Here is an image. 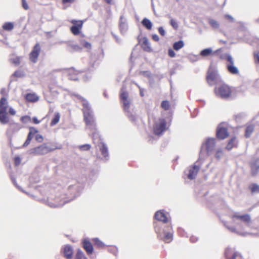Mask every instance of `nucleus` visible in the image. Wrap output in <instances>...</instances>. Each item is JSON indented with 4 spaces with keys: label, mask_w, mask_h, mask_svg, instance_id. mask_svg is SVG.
<instances>
[{
    "label": "nucleus",
    "mask_w": 259,
    "mask_h": 259,
    "mask_svg": "<svg viewBox=\"0 0 259 259\" xmlns=\"http://www.w3.org/2000/svg\"><path fill=\"white\" fill-rule=\"evenodd\" d=\"M141 23L147 29L150 30L152 28V23L148 19L146 18H144Z\"/></svg>",
    "instance_id": "bb28decb"
},
{
    "label": "nucleus",
    "mask_w": 259,
    "mask_h": 259,
    "mask_svg": "<svg viewBox=\"0 0 259 259\" xmlns=\"http://www.w3.org/2000/svg\"><path fill=\"white\" fill-rule=\"evenodd\" d=\"M209 23L213 28L215 29L219 28L220 26L219 23L213 19H210L209 21Z\"/></svg>",
    "instance_id": "79ce46f5"
},
{
    "label": "nucleus",
    "mask_w": 259,
    "mask_h": 259,
    "mask_svg": "<svg viewBox=\"0 0 259 259\" xmlns=\"http://www.w3.org/2000/svg\"><path fill=\"white\" fill-rule=\"evenodd\" d=\"M166 121L160 119L158 123H156L154 126V133L155 135H159L165 130Z\"/></svg>",
    "instance_id": "ddd939ff"
},
{
    "label": "nucleus",
    "mask_w": 259,
    "mask_h": 259,
    "mask_svg": "<svg viewBox=\"0 0 259 259\" xmlns=\"http://www.w3.org/2000/svg\"><path fill=\"white\" fill-rule=\"evenodd\" d=\"M237 144L236 138L235 137H233L231 139V140L229 141L227 146L226 149L228 150H230L233 147H235Z\"/></svg>",
    "instance_id": "a878e982"
},
{
    "label": "nucleus",
    "mask_w": 259,
    "mask_h": 259,
    "mask_svg": "<svg viewBox=\"0 0 259 259\" xmlns=\"http://www.w3.org/2000/svg\"><path fill=\"white\" fill-rule=\"evenodd\" d=\"M33 121L35 124H38L40 122V121L38 120L36 117H34L32 118Z\"/></svg>",
    "instance_id": "69168bd1"
},
{
    "label": "nucleus",
    "mask_w": 259,
    "mask_h": 259,
    "mask_svg": "<svg viewBox=\"0 0 259 259\" xmlns=\"http://www.w3.org/2000/svg\"><path fill=\"white\" fill-rule=\"evenodd\" d=\"M35 140L39 143H41L43 141V137L42 135L37 134L35 136Z\"/></svg>",
    "instance_id": "8fccbe9b"
},
{
    "label": "nucleus",
    "mask_w": 259,
    "mask_h": 259,
    "mask_svg": "<svg viewBox=\"0 0 259 259\" xmlns=\"http://www.w3.org/2000/svg\"><path fill=\"white\" fill-rule=\"evenodd\" d=\"M60 118V115L59 113L57 112L55 114L54 117L52 120L50 125L51 126H54L56 125L57 123H58L59 121Z\"/></svg>",
    "instance_id": "7c9ffc66"
},
{
    "label": "nucleus",
    "mask_w": 259,
    "mask_h": 259,
    "mask_svg": "<svg viewBox=\"0 0 259 259\" xmlns=\"http://www.w3.org/2000/svg\"><path fill=\"white\" fill-rule=\"evenodd\" d=\"M69 74V78L70 80H76L78 79V77L76 75L78 74L77 71H74L73 69H70L68 71Z\"/></svg>",
    "instance_id": "c756f323"
},
{
    "label": "nucleus",
    "mask_w": 259,
    "mask_h": 259,
    "mask_svg": "<svg viewBox=\"0 0 259 259\" xmlns=\"http://www.w3.org/2000/svg\"><path fill=\"white\" fill-rule=\"evenodd\" d=\"M161 106L164 110H168L169 109L170 105L168 101H163L161 102Z\"/></svg>",
    "instance_id": "ea45409f"
},
{
    "label": "nucleus",
    "mask_w": 259,
    "mask_h": 259,
    "mask_svg": "<svg viewBox=\"0 0 259 259\" xmlns=\"http://www.w3.org/2000/svg\"><path fill=\"white\" fill-rule=\"evenodd\" d=\"M21 128V126L18 123L11 124L10 126V130H13L14 132H17Z\"/></svg>",
    "instance_id": "4c0bfd02"
},
{
    "label": "nucleus",
    "mask_w": 259,
    "mask_h": 259,
    "mask_svg": "<svg viewBox=\"0 0 259 259\" xmlns=\"http://www.w3.org/2000/svg\"><path fill=\"white\" fill-rule=\"evenodd\" d=\"M20 57H15L13 58H11L10 59V62L14 64V65L18 66L20 63V60H21Z\"/></svg>",
    "instance_id": "e433bc0d"
},
{
    "label": "nucleus",
    "mask_w": 259,
    "mask_h": 259,
    "mask_svg": "<svg viewBox=\"0 0 259 259\" xmlns=\"http://www.w3.org/2000/svg\"><path fill=\"white\" fill-rule=\"evenodd\" d=\"M62 149V146L50 147L46 144H44L38 147L31 148L29 150L28 153L30 154L36 155H44L53 151L55 149Z\"/></svg>",
    "instance_id": "423d86ee"
},
{
    "label": "nucleus",
    "mask_w": 259,
    "mask_h": 259,
    "mask_svg": "<svg viewBox=\"0 0 259 259\" xmlns=\"http://www.w3.org/2000/svg\"><path fill=\"white\" fill-rule=\"evenodd\" d=\"M227 68L228 71L233 74H237L239 73L238 68L234 64H227Z\"/></svg>",
    "instance_id": "393cba45"
},
{
    "label": "nucleus",
    "mask_w": 259,
    "mask_h": 259,
    "mask_svg": "<svg viewBox=\"0 0 259 259\" xmlns=\"http://www.w3.org/2000/svg\"><path fill=\"white\" fill-rule=\"evenodd\" d=\"M225 255L226 259H235L239 253L235 252L234 249L231 248H227L225 250Z\"/></svg>",
    "instance_id": "aec40b11"
},
{
    "label": "nucleus",
    "mask_w": 259,
    "mask_h": 259,
    "mask_svg": "<svg viewBox=\"0 0 259 259\" xmlns=\"http://www.w3.org/2000/svg\"><path fill=\"white\" fill-rule=\"evenodd\" d=\"M251 169L252 175L257 174L259 170V162L257 161L251 163Z\"/></svg>",
    "instance_id": "b1692460"
},
{
    "label": "nucleus",
    "mask_w": 259,
    "mask_h": 259,
    "mask_svg": "<svg viewBox=\"0 0 259 259\" xmlns=\"http://www.w3.org/2000/svg\"><path fill=\"white\" fill-rule=\"evenodd\" d=\"M216 144L215 138H208L201 146L199 153V160H203L211 155L214 151Z\"/></svg>",
    "instance_id": "20e7f679"
},
{
    "label": "nucleus",
    "mask_w": 259,
    "mask_h": 259,
    "mask_svg": "<svg viewBox=\"0 0 259 259\" xmlns=\"http://www.w3.org/2000/svg\"><path fill=\"white\" fill-rule=\"evenodd\" d=\"M251 193H259V185L256 184H252L249 186Z\"/></svg>",
    "instance_id": "72a5a7b5"
},
{
    "label": "nucleus",
    "mask_w": 259,
    "mask_h": 259,
    "mask_svg": "<svg viewBox=\"0 0 259 259\" xmlns=\"http://www.w3.org/2000/svg\"><path fill=\"white\" fill-rule=\"evenodd\" d=\"M197 162L198 161H197L192 167L189 168L187 177L190 180L194 179L200 169V166L196 164Z\"/></svg>",
    "instance_id": "f3484780"
},
{
    "label": "nucleus",
    "mask_w": 259,
    "mask_h": 259,
    "mask_svg": "<svg viewBox=\"0 0 259 259\" xmlns=\"http://www.w3.org/2000/svg\"><path fill=\"white\" fill-rule=\"evenodd\" d=\"M155 231L157 234L158 237L166 243L171 242L173 239V231L170 225L166 226L162 224L158 226L156 225L155 227Z\"/></svg>",
    "instance_id": "f03ea898"
},
{
    "label": "nucleus",
    "mask_w": 259,
    "mask_h": 259,
    "mask_svg": "<svg viewBox=\"0 0 259 259\" xmlns=\"http://www.w3.org/2000/svg\"><path fill=\"white\" fill-rule=\"evenodd\" d=\"M215 94L217 97L222 99H228L231 95V88L226 84H222L214 90Z\"/></svg>",
    "instance_id": "9d476101"
},
{
    "label": "nucleus",
    "mask_w": 259,
    "mask_h": 259,
    "mask_svg": "<svg viewBox=\"0 0 259 259\" xmlns=\"http://www.w3.org/2000/svg\"><path fill=\"white\" fill-rule=\"evenodd\" d=\"M254 127L252 125H249L247 126L245 130V136L246 138H248L250 136L252 132L253 131Z\"/></svg>",
    "instance_id": "2f4dec72"
},
{
    "label": "nucleus",
    "mask_w": 259,
    "mask_h": 259,
    "mask_svg": "<svg viewBox=\"0 0 259 259\" xmlns=\"http://www.w3.org/2000/svg\"><path fill=\"white\" fill-rule=\"evenodd\" d=\"M77 99H78L81 102L83 106V113L84 120L87 126L91 130H95L96 124L95 122V119L94 114L89 102L83 97L78 95H74Z\"/></svg>",
    "instance_id": "f257e3e1"
},
{
    "label": "nucleus",
    "mask_w": 259,
    "mask_h": 259,
    "mask_svg": "<svg viewBox=\"0 0 259 259\" xmlns=\"http://www.w3.org/2000/svg\"><path fill=\"white\" fill-rule=\"evenodd\" d=\"M93 140L94 143H98V146L102 153V155L105 158V160H107L109 158L108 150L107 146L101 141L99 134L96 132L93 133Z\"/></svg>",
    "instance_id": "1a4fd4ad"
},
{
    "label": "nucleus",
    "mask_w": 259,
    "mask_h": 259,
    "mask_svg": "<svg viewBox=\"0 0 259 259\" xmlns=\"http://www.w3.org/2000/svg\"><path fill=\"white\" fill-rule=\"evenodd\" d=\"M91 146L90 144H84L78 146V149L81 151H88L90 149Z\"/></svg>",
    "instance_id": "37998d69"
},
{
    "label": "nucleus",
    "mask_w": 259,
    "mask_h": 259,
    "mask_svg": "<svg viewBox=\"0 0 259 259\" xmlns=\"http://www.w3.org/2000/svg\"><path fill=\"white\" fill-rule=\"evenodd\" d=\"M232 219L233 222L239 227H241L242 223L248 227L250 226L252 223L251 217L249 214H241L236 212L232 215Z\"/></svg>",
    "instance_id": "0eeeda50"
},
{
    "label": "nucleus",
    "mask_w": 259,
    "mask_h": 259,
    "mask_svg": "<svg viewBox=\"0 0 259 259\" xmlns=\"http://www.w3.org/2000/svg\"><path fill=\"white\" fill-rule=\"evenodd\" d=\"M63 253L65 257L67 259L72 258L73 254V249L71 246L66 245L63 249Z\"/></svg>",
    "instance_id": "412c9836"
},
{
    "label": "nucleus",
    "mask_w": 259,
    "mask_h": 259,
    "mask_svg": "<svg viewBox=\"0 0 259 259\" xmlns=\"http://www.w3.org/2000/svg\"><path fill=\"white\" fill-rule=\"evenodd\" d=\"M9 112L10 114H11L12 115H14L16 114L15 110L11 107H10L9 109Z\"/></svg>",
    "instance_id": "052dcab7"
},
{
    "label": "nucleus",
    "mask_w": 259,
    "mask_h": 259,
    "mask_svg": "<svg viewBox=\"0 0 259 259\" xmlns=\"http://www.w3.org/2000/svg\"><path fill=\"white\" fill-rule=\"evenodd\" d=\"M76 259H87V257L84 255L82 251L80 249H78L76 254Z\"/></svg>",
    "instance_id": "58836bf2"
},
{
    "label": "nucleus",
    "mask_w": 259,
    "mask_h": 259,
    "mask_svg": "<svg viewBox=\"0 0 259 259\" xmlns=\"http://www.w3.org/2000/svg\"><path fill=\"white\" fill-rule=\"evenodd\" d=\"M168 54L169 57H172V58L175 57V55H176L175 52L171 49H168Z\"/></svg>",
    "instance_id": "864d4df0"
},
{
    "label": "nucleus",
    "mask_w": 259,
    "mask_h": 259,
    "mask_svg": "<svg viewBox=\"0 0 259 259\" xmlns=\"http://www.w3.org/2000/svg\"><path fill=\"white\" fill-rule=\"evenodd\" d=\"M168 213H165L161 210H159L155 213L154 217L156 220L163 223H166L168 222Z\"/></svg>",
    "instance_id": "a211bd4d"
},
{
    "label": "nucleus",
    "mask_w": 259,
    "mask_h": 259,
    "mask_svg": "<svg viewBox=\"0 0 259 259\" xmlns=\"http://www.w3.org/2000/svg\"><path fill=\"white\" fill-rule=\"evenodd\" d=\"M224 225L229 230H230L232 232H236V230L235 227H230L224 223Z\"/></svg>",
    "instance_id": "13d9d810"
},
{
    "label": "nucleus",
    "mask_w": 259,
    "mask_h": 259,
    "mask_svg": "<svg viewBox=\"0 0 259 259\" xmlns=\"http://www.w3.org/2000/svg\"><path fill=\"white\" fill-rule=\"evenodd\" d=\"M3 28L5 30L11 31L14 28V25L11 22H6L3 25Z\"/></svg>",
    "instance_id": "473e14b6"
},
{
    "label": "nucleus",
    "mask_w": 259,
    "mask_h": 259,
    "mask_svg": "<svg viewBox=\"0 0 259 259\" xmlns=\"http://www.w3.org/2000/svg\"><path fill=\"white\" fill-rule=\"evenodd\" d=\"M21 158L17 156V157H15V158H14V162H15V164L16 166H17L19 164H20V163H21Z\"/></svg>",
    "instance_id": "603ef678"
},
{
    "label": "nucleus",
    "mask_w": 259,
    "mask_h": 259,
    "mask_svg": "<svg viewBox=\"0 0 259 259\" xmlns=\"http://www.w3.org/2000/svg\"><path fill=\"white\" fill-rule=\"evenodd\" d=\"M190 239L192 242H195L196 241H197L198 240V237H197L195 236H192L190 237Z\"/></svg>",
    "instance_id": "680f3d73"
},
{
    "label": "nucleus",
    "mask_w": 259,
    "mask_h": 259,
    "mask_svg": "<svg viewBox=\"0 0 259 259\" xmlns=\"http://www.w3.org/2000/svg\"><path fill=\"white\" fill-rule=\"evenodd\" d=\"M8 102L6 98L3 97L0 100V122L3 124L9 122V117L7 112Z\"/></svg>",
    "instance_id": "6e6552de"
},
{
    "label": "nucleus",
    "mask_w": 259,
    "mask_h": 259,
    "mask_svg": "<svg viewBox=\"0 0 259 259\" xmlns=\"http://www.w3.org/2000/svg\"><path fill=\"white\" fill-rule=\"evenodd\" d=\"M170 24L175 29H177L178 28V24L177 22L174 19H171L170 21Z\"/></svg>",
    "instance_id": "49530a36"
},
{
    "label": "nucleus",
    "mask_w": 259,
    "mask_h": 259,
    "mask_svg": "<svg viewBox=\"0 0 259 259\" xmlns=\"http://www.w3.org/2000/svg\"><path fill=\"white\" fill-rule=\"evenodd\" d=\"M220 79V76L217 71L210 67L209 68L207 75V80L208 83L209 84L212 85L219 82Z\"/></svg>",
    "instance_id": "9b49d317"
},
{
    "label": "nucleus",
    "mask_w": 259,
    "mask_h": 259,
    "mask_svg": "<svg viewBox=\"0 0 259 259\" xmlns=\"http://www.w3.org/2000/svg\"><path fill=\"white\" fill-rule=\"evenodd\" d=\"M119 28L122 34H125L128 30V27L126 19L123 15L120 17Z\"/></svg>",
    "instance_id": "dca6fc26"
},
{
    "label": "nucleus",
    "mask_w": 259,
    "mask_h": 259,
    "mask_svg": "<svg viewBox=\"0 0 259 259\" xmlns=\"http://www.w3.org/2000/svg\"><path fill=\"white\" fill-rule=\"evenodd\" d=\"M41 48L38 44H36L33 47V50L29 55L30 60L33 63H36L37 61L38 57L39 55Z\"/></svg>",
    "instance_id": "4468645a"
},
{
    "label": "nucleus",
    "mask_w": 259,
    "mask_h": 259,
    "mask_svg": "<svg viewBox=\"0 0 259 259\" xmlns=\"http://www.w3.org/2000/svg\"><path fill=\"white\" fill-rule=\"evenodd\" d=\"M29 132L31 133V134H32V135H34L35 134L38 133V130H37L35 128H34L33 127H30L29 128Z\"/></svg>",
    "instance_id": "6e6d98bb"
},
{
    "label": "nucleus",
    "mask_w": 259,
    "mask_h": 259,
    "mask_svg": "<svg viewBox=\"0 0 259 259\" xmlns=\"http://www.w3.org/2000/svg\"><path fill=\"white\" fill-rule=\"evenodd\" d=\"M224 156V153L222 149L219 148L215 152L214 156L218 160L221 159Z\"/></svg>",
    "instance_id": "f704fd0d"
},
{
    "label": "nucleus",
    "mask_w": 259,
    "mask_h": 259,
    "mask_svg": "<svg viewBox=\"0 0 259 259\" xmlns=\"http://www.w3.org/2000/svg\"><path fill=\"white\" fill-rule=\"evenodd\" d=\"M184 46V42L183 40H179L173 44V48L176 51H179Z\"/></svg>",
    "instance_id": "cd10ccee"
},
{
    "label": "nucleus",
    "mask_w": 259,
    "mask_h": 259,
    "mask_svg": "<svg viewBox=\"0 0 259 259\" xmlns=\"http://www.w3.org/2000/svg\"><path fill=\"white\" fill-rule=\"evenodd\" d=\"M152 39L155 41H158L159 40V36L157 34H153Z\"/></svg>",
    "instance_id": "e2e57ef3"
},
{
    "label": "nucleus",
    "mask_w": 259,
    "mask_h": 259,
    "mask_svg": "<svg viewBox=\"0 0 259 259\" xmlns=\"http://www.w3.org/2000/svg\"><path fill=\"white\" fill-rule=\"evenodd\" d=\"M93 241L95 244L99 247H102L104 246V243L97 238H94Z\"/></svg>",
    "instance_id": "c03bdc74"
},
{
    "label": "nucleus",
    "mask_w": 259,
    "mask_h": 259,
    "mask_svg": "<svg viewBox=\"0 0 259 259\" xmlns=\"http://www.w3.org/2000/svg\"><path fill=\"white\" fill-rule=\"evenodd\" d=\"M22 5L23 8L27 10L29 9V6L28 4L27 3L26 0H22Z\"/></svg>",
    "instance_id": "3c124183"
},
{
    "label": "nucleus",
    "mask_w": 259,
    "mask_h": 259,
    "mask_svg": "<svg viewBox=\"0 0 259 259\" xmlns=\"http://www.w3.org/2000/svg\"><path fill=\"white\" fill-rule=\"evenodd\" d=\"M226 19L229 20L231 22H234V19L230 15L227 14L225 15Z\"/></svg>",
    "instance_id": "4d7b16f0"
},
{
    "label": "nucleus",
    "mask_w": 259,
    "mask_h": 259,
    "mask_svg": "<svg viewBox=\"0 0 259 259\" xmlns=\"http://www.w3.org/2000/svg\"><path fill=\"white\" fill-rule=\"evenodd\" d=\"M82 246L89 255L92 254L94 248L92 243L87 239L83 240Z\"/></svg>",
    "instance_id": "6ab92c4d"
},
{
    "label": "nucleus",
    "mask_w": 259,
    "mask_h": 259,
    "mask_svg": "<svg viewBox=\"0 0 259 259\" xmlns=\"http://www.w3.org/2000/svg\"><path fill=\"white\" fill-rule=\"evenodd\" d=\"M68 47L73 51H80L81 50V48L78 45L74 44H69Z\"/></svg>",
    "instance_id": "c9c22d12"
},
{
    "label": "nucleus",
    "mask_w": 259,
    "mask_h": 259,
    "mask_svg": "<svg viewBox=\"0 0 259 259\" xmlns=\"http://www.w3.org/2000/svg\"><path fill=\"white\" fill-rule=\"evenodd\" d=\"M24 76L25 73L23 71L17 70L13 73L12 77H22Z\"/></svg>",
    "instance_id": "a19ab883"
},
{
    "label": "nucleus",
    "mask_w": 259,
    "mask_h": 259,
    "mask_svg": "<svg viewBox=\"0 0 259 259\" xmlns=\"http://www.w3.org/2000/svg\"><path fill=\"white\" fill-rule=\"evenodd\" d=\"M142 47L143 50L147 52H150L151 51L150 43L147 37H144L143 38L142 42Z\"/></svg>",
    "instance_id": "5701e85b"
},
{
    "label": "nucleus",
    "mask_w": 259,
    "mask_h": 259,
    "mask_svg": "<svg viewBox=\"0 0 259 259\" xmlns=\"http://www.w3.org/2000/svg\"><path fill=\"white\" fill-rule=\"evenodd\" d=\"M34 135H32L31 133L29 132L28 135L27 136V138H30V140H32V139L33 138Z\"/></svg>",
    "instance_id": "774afa93"
},
{
    "label": "nucleus",
    "mask_w": 259,
    "mask_h": 259,
    "mask_svg": "<svg viewBox=\"0 0 259 259\" xmlns=\"http://www.w3.org/2000/svg\"><path fill=\"white\" fill-rule=\"evenodd\" d=\"M21 120L23 123H27L31 121V118L28 116H22L21 118Z\"/></svg>",
    "instance_id": "09e8293b"
},
{
    "label": "nucleus",
    "mask_w": 259,
    "mask_h": 259,
    "mask_svg": "<svg viewBox=\"0 0 259 259\" xmlns=\"http://www.w3.org/2000/svg\"><path fill=\"white\" fill-rule=\"evenodd\" d=\"M226 59L228 62L227 64H234L233 59L230 55H227Z\"/></svg>",
    "instance_id": "de8ad7c7"
},
{
    "label": "nucleus",
    "mask_w": 259,
    "mask_h": 259,
    "mask_svg": "<svg viewBox=\"0 0 259 259\" xmlns=\"http://www.w3.org/2000/svg\"><path fill=\"white\" fill-rule=\"evenodd\" d=\"M74 1V0H62V3L63 4H66L68 3H73Z\"/></svg>",
    "instance_id": "338daca9"
},
{
    "label": "nucleus",
    "mask_w": 259,
    "mask_h": 259,
    "mask_svg": "<svg viewBox=\"0 0 259 259\" xmlns=\"http://www.w3.org/2000/svg\"><path fill=\"white\" fill-rule=\"evenodd\" d=\"M216 135L217 138L220 140L225 139L229 136L227 127L224 126V124L221 123L218 125Z\"/></svg>",
    "instance_id": "f8f14e48"
},
{
    "label": "nucleus",
    "mask_w": 259,
    "mask_h": 259,
    "mask_svg": "<svg viewBox=\"0 0 259 259\" xmlns=\"http://www.w3.org/2000/svg\"><path fill=\"white\" fill-rule=\"evenodd\" d=\"M212 53V50L211 48H209L202 50L200 52V55L203 57H207L210 56Z\"/></svg>",
    "instance_id": "c85d7f7f"
},
{
    "label": "nucleus",
    "mask_w": 259,
    "mask_h": 259,
    "mask_svg": "<svg viewBox=\"0 0 259 259\" xmlns=\"http://www.w3.org/2000/svg\"><path fill=\"white\" fill-rule=\"evenodd\" d=\"M80 44L88 49H91L92 48L91 44L84 40H80Z\"/></svg>",
    "instance_id": "a18cd8bd"
},
{
    "label": "nucleus",
    "mask_w": 259,
    "mask_h": 259,
    "mask_svg": "<svg viewBox=\"0 0 259 259\" xmlns=\"http://www.w3.org/2000/svg\"><path fill=\"white\" fill-rule=\"evenodd\" d=\"M138 88L140 90V94L141 97H143L144 96V89L141 88L140 86H138Z\"/></svg>",
    "instance_id": "0e129e2a"
},
{
    "label": "nucleus",
    "mask_w": 259,
    "mask_h": 259,
    "mask_svg": "<svg viewBox=\"0 0 259 259\" xmlns=\"http://www.w3.org/2000/svg\"><path fill=\"white\" fill-rule=\"evenodd\" d=\"M25 99L28 102H35L38 100L39 97L34 93H28L25 95Z\"/></svg>",
    "instance_id": "4be33fe9"
},
{
    "label": "nucleus",
    "mask_w": 259,
    "mask_h": 259,
    "mask_svg": "<svg viewBox=\"0 0 259 259\" xmlns=\"http://www.w3.org/2000/svg\"><path fill=\"white\" fill-rule=\"evenodd\" d=\"M120 99L123 104V109L126 113V116L132 122L136 120L137 117L136 113L132 109H130V101L128 99V94L123 87L121 90Z\"/></svg>",
    "instance_id": "7ed1b4c3"
},
{
    "label": "nucleus",
    "mask_w": 259,
    "mask_h": 259,
    "mask_svg": "<svg viewBox=\"0 0 259 259\" xmlns=\"http://www.w3.org/2000/svg\"><path fill=\"white\" fill-rule=\"evenodd\" d=\"M77 186H70L69 187V191L70 193V195H73L71 196V198L68 199L66 198L65 196L62 197L61 198H56L54 202L48 201V205L53 208L59 207L62 206L64 204L69 202L70 200H73L76 197V195L74 194L75 191L77 189Z\"/></svg>",
    "instance_id": "39448f33"
},
{
    "label": "nucleus",
    "mask_w": 259,
    "mask_h": 259,
    "mask_svg": "<svg viewBox=\"0 0 259 259\" xmlns=\"http://www.w3.org/2000/svg\"><path fill=\"white\" fill-rule=\"evenodd\" d=\"M158 32L162 36H164L165 34V31L162 27H159L158 28Z\"/></svg>",
    "instance_id": "5fc2aeb1"
},
{
    "label": "nucleus",
    "mask_w": 259,
    "mask_h": 259,
    "mask_svg": "<svg viewBox=\"0 0 259 259\" xmlns=\"http://www.w3.org/2000/svg\"><path fill=\"white\" fill-rule=\"evenodd\" d=\"M31 141V140L30 139V138H27V139L25 141V142H24L23 146L24 147L27 146L30 144Z\"/></svg>",
    "instance_id": "bf43d9fd"
},
{
    "label": "nucleus",
    "mask_w": 259,
    "mask_h": 259,
    "mask_svg": "<svg viewBox=\"0 0 259 259\" xmlns=\"http://www.w3.org/2000/svg\"><path fill=\"white\" fill-rule=\"evenodd\" d=\"M71 23L73 24L71 27V31L74 35H77L80 32V30L81 29L83 22L82 21H77L72 20Z\"/></svg>",
    "instance_id": "2eb2a0df"
}]
</instances>
